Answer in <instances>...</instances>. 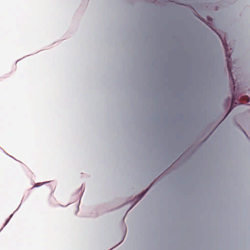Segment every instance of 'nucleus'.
<instances>
[{"label": "nucleus", "mask_w": 250, "mask_h": 250, "mask_svg": "<svg viewBox=\"0 0 250 250\" xmlns=\"http://www.w3.org/2000/svg\"><path fill=\"white\" fill-rule=\"evenodd\" d=\"M220 38H221V40H222V41L223 44H224V43H226V45L227 46L228 48H229V46H228V45H227V42H226V41L223 40L221 38V37H220ZM223 45H224V44H223ZM224 46H225V45H224Z\"/></svg>", "instance_id": "nucleus-3"}, {"label": "nucleus", "mask_w": 250, "mask_h": 250, "mask_svg": "<svg viewBox=\"0 0 250 250\" xmlns=\"http://www.w3.org/2000/svg\"><path fill=\"white\" fill-rule=\"evenodd\" d=\"M146 192H145L144 193H143L142 195H140L139 196H138V197H137V201H138L140 199H141V198L144 195V194H145Z\"/></svg>", "instance_id": "nucleus-2"}, {"label": "nucleus", "mask_w": 250, "mask_h": 250, "mask_svg": "<svg viewBox=\"0 0 250 250\" xmlns=\"http://www.w3.org/2000/svg\"><path fill=\"white\" fill-rule=\"evenodd\" d=\"M245 98H246V99H249V98L248 97H246L244 98V99H245Z\"/></svg>", "instance_id": "nucleus-5"}, {"label": "nucleus", "mask_w": 250, "mask_h": 250, "mask_svg": "<svg viewBox=\"0 0 250 250\" xmlns=\"http://www.w3.org/2000/svg\"><path fill=\"white\" fill-rule=\"evenodd\" d=\"M224 44L225 45V50H226V57H227L228 69V70L229 71V74L230 75V77H231V78L232 79V80L233 81V84H234V79L233 78L232 73V72H231L232 68H231V57H230V55L229 54L228 48L227 46L226 45V43L224 42Z\"/></svg>", "instance_id": "nucleus-1"}, {"label": "nucleus", "mask_w": 250, "mask_h": 250, "mask_svg": "<svg viewBox=\"0 0 250 250\" xmlns=\"http://www.w3.org/2000/svg\"><path fill=\"white\" fill-rule=\"evenodd\" d=\"M233 99H234V98H233ZM233 104H234V102H233V100H232V104H231V108L230 109L232 108L233 105Z\"/></svg>", "instance_id": "nucleus-4"}]
</instances>
